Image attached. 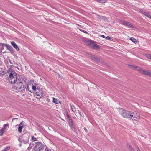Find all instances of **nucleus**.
I'll use <instances>...</instances> for the list:
<instances>
[{
  "label": "nucleus",
  "instance_id": "nucleus-30",
  "mask_svg": "<svg viewBox=\"0 0 151 151\" xmlns=\"http://www.w3.org/2000/svg\"><path fill=\"white\" fill-rule=\"evenodd\" d=\"M18 119L17 118H13L12 119V121H13L14 120V119Z\"/></svg>",
  "mask_w": 151,
  "mask_h": 151
},
{
  "label": "nucleus",
  "instance_id": "nucleus-31",
  "mask_svg": "<svg viewBox=\"0 0 151 151\" xmlns=\"http://www.w3.org/2000/svg\"><path fill=\"white\" fill-rule=\"evenodd\" d=\"M83 32L84 33H86V34H87V33H88V32H87L86 31H85V30H83Z\"/></svg>",
  "mask_w": 151,
  "mask_h": 151
},
{
  "label": "nucleus",
  "instance_id": "nucleus-22",
  "mask_svg": "<svg viewBox=\"0 0 151 151\" xmlns=\"http://www.w3.org/2000/svg\"><path fill=\"white\" fill-rule=\"evenodd\" d=\"M22 128L19 126L18 129V131L19 133H21Z\"/></svg>",
  "mask_w": 151,
  "mask_h": 151
},
{
  "label": "nucleus",
  "instance_id": "nucleus-34",
  "mask_svg": "<svg viewBox=\"0 0 151 151\" xmlns=\"http://www.w3.org/2000/svg\"><path fill=\"white\" fill-rule=\"evenodd\" d=\"M19 141L20 142H22L21 141V139H20V138L19 139Z\"/></svg>",
  "mask_w": 151,
  "mask_h": 151
},
{
  "label": "nucleus",
  "instance_id": "nucleus-24",
  "mask_svg": "<svg viewBox=\"0 0 151 151\" xmlns=\"http://www.w3.org/2000/svg\"><path fill=\"white\" fill-rule=\"evenodd\" d=\"M10 148L9 147H6L2 151H7Z\"/></svg>",
  "mask_w": 151,
  "mask_h": 151
},
{
  "label": "nucleus",
  "instance_id": "nucleus-5",
  "mask_svg": "<svg viewBox=\"0 0 151 151\" xmlns=\"http://www.w3.org/2000/svg\"><path fill=\"white\" fill-rule=\"evenodd\" d=\"M129 116V118H131L133 120L135 121H138L140 117L139 113L136 112L130 111Z\"/></svg>",
  "mask_w": 151,
  "mask_h": 151
},
{
  "label": "nucleus",
  "instance_id": "nucleus-11",
  "mask_svg": "<svg viewBox=\"0 0 151 151\" xmlns=\"http://www.w3.org/2000/svg\"><path fill=\"white\" fill-rule=\"evenodd\" d=\"M6 47L11 52H13V49L11 46L8 44H6Z\"/></svg>",
  "mask_w": 151,
  "mask_h": 151
},
{
  "label": "nucleus",
  "instance_id": "nucleus-32",
  "mask_svg": "<svg viewBox=\"0 0 151 151\" xmlns=\"http://www.w3.org/2000/svg\"><path fill=\"white\" fill-rule=\"evenodd\" d=\"M101 37H102L104 38H105V37L104 35H101Z\"/></svg>",
  "mask_w": 151,
  "mask_h": 151
},
{
  "label": "nucleus",
  "instance_id": "nucleus-19",
  "mask_svg": "<svg viewBox=\"0 0 151 151\" xmlns=\"http://www.w3.org/2000/svg\"><path fill=\"white\" fill-rule=\"evenodd\" d=\"M71 109L73 112H75L76 111V109H75V107L73 106H71Z\"/></svg>",
  "mask_w": 151,
  "mask_h": 151
},
{
  "label": "nucleus",
  "instance_id": "nucleus-23",
  "mask_svg": "<svg viewBox=\"0 0 151 151\" xmlns=\"http://www.w3.org/2000/svg\"><path fill=\"white\" fill-rule=\"evenodd\" d=\"M146 57L148 58L151 60V54L147 55Z\"/></svg>",
  "mask_w": 151,
  "mask_h": 151
},
{
  "label": "nucleus",
  "instance_id": "nucleus-33",
  "mask_svg": "<svg viewBox=\"0 0 151 151\" xmlns=\"http://www.w3.org/2000/svg\"><path fill=\"white\" fill-rule=\"evenodd\" d=\"M45 151H51V150H50H50H45Z\"/></svg>",
  "mask_w": 151,
  "mask_h": 151
},
{
  "label": "nucleus",
  "instance_id": "nucleus-2",
  "mask_svg": "<svg viewBox=\"0 0 151 151\" xmlns=\"http://www.w3.org/2000/svg\"><path fill=\"white\" fill-rule=\"evenodd\" d=\"M17 80L14 84L15 85L14 88L19 92H22L24 91L26 88V86L24 83V81L23 78L19 77Z\"/></svg>",
  "mask_w": 151,
  "mask_h": 151
},
{
  "label": "nucleus",
  "instance_id": "nucleus-35",
  "mask_svg": "<svg viewBox=\"0 0 151 151\" xmlns=\"http://www.w3.org/2000/svg\"><path fill=\"white\" fill-rule=\"evenodd\" d=\"M137 149L138 151H140V150L138 148Z\"/></svg>",
  "mask_w": 151,
  "mask_h": 151
},
{
  "label": "nucleus",
  "instance_id": "nucleus-17",
  "mask_svg": "<svg viewBox=\"0 0 151 151\" xmlns=\"http://www.w3.org/2000/svg\"><path fill=\"white\" fill-rule=\"evenodd\" d=\"M130 39L133 42L135 43H136L137 42V40L136 39H135V38H133V37L130 38Z\"/></svg>",
  "mask_w": 151,
  "mask_h": 151
},
{
  "label": "nucleus",
  "instance_id": "nucleus-13",
  "mask_svg": "<svg viewBox=\"0 0 151 151\" xmlns=\"http://www.w3.org/2000/svg\"><path fill=\"white\" fill-rule=\"evenodd\" d=\"M91 57L94 60L96 61L97 62H98L99 61V59L98 57L95 56L93 55H92Z\"/></svg>",
  "mask_w": 151,
  "mask_h": 151
},
{
  "label": "nucleus",
  "instance_id": "nucleus-12",
  "mask_svg": "<svg viewBox=\"0 0 151 151\" xmlns=\"http://www.w3.org/2000/svg\"><path fill=\"white\" fill-rule=\"evenodd\" d=\"M5 73V70L4 69L2 68H0V75L1 76H2Z\"/></svg>",
  "mask_w": 151,
  "mask_h": 151
},
{
  "label": "nucleus",
  "instance_id": "nucleus-4",
  "mask_svg": "<svg viewBox=\"0 0 151 151\" xmlns=\"http://www.w3.org/2000/svg\"><path fill=\"white\" fill-rule=\"evenodd\" d=\"M129 66L130 68L137 70L142 74H144L151 77V71L150 72L148 70L142 69L139 67L135 66L129 65Z\"/></svg>",
  "mask_w": 151,
  "mask_h": 151
},
{
  "label": "nucleus",
  "instance_id": "nucleus-8",
  "mask_svg": "<svg viewBox=\"0 0 151 151\" xmlns=\"http://www.w3.org/2000/svg\"><path fill=\"white\" fill-rule=\"evenodd\" d=\"M29 137L27 134H24L22 137V142H23L24 144L29 143Z\"/></svg>",
  "mask_w": 151,
  "mask_h": 151
},
{
  "label": "nucleus",
  "instance_id": "nucleus-10",
  "mask_svg": "<svg viewBox=\"0 0 151 151\" xmlns=\"http://www.w3.org/2000/svg\"><path fill=\"white\" fill-rule=\"evenodd\" d=\"M11 43L13 47L16 49L17 51H19V48L18 47L17 45L14 42H12Z\"/></svg>",
  "mask_w": 151,
  "mask_h": 151
},
{
  "label": "nucleus",
  "instance_id": "nucleus-26",
  "mask_svg": "<svg viewBox=\"0 0 151 151\" xmlns=\"http://www.w3.org/2000/svg\"><path fill=\"white\" fill-rule=\"evenodd\" d=\"M3 131L2 130H0V136H2L3 135Z\"/></svg>",
  "mask_w": 151,
  "mask_h": 151
},
{
  "label": "nucleus",
  "instance_id": "nucleus-18",
  "mask_svg": "<svg viewBox=\"0 0 151 151\" xmlns=\"http://www.w3.org/2000/svg\"><path fill=\"white\" fill-rule=\"evenodd\" d=\"M144 14L145 16L149 18H150V17H151V15H149L148 13V12H144Z\"/></svg>",
  "mask_w": 151,
  "mask_h": 151
},
{
  "label": "nucleus",
  "instance_id": "nucleus-6",
  "mask_svg": "<svg viewBox=\"0 0 151 151\" xmlns=\"http://www.w3.org/2000/svg\"><path fill=\"white\" fill-rule=\"evenodd\" d=\"M44 145L40 142H36L34 147V150L35 151H40L43 150Z\"/></svg>",
  "mask_w": 151,
  "mask_h": 151
},
{
  "label": "nucleus",
  "instance_id": "nucleus-27",
  "mask_svg": "<svg viewBox=\"0 0 151 151\" xmlns=\"http://www.w3.org/2000/svg\"><path fill=\"white\" fill-rule=\"evenodd\" d=\"M73 121H71L70 122V125L71 126L73 127Z\"/></svg>",
  "mask_w": 151,
  "mask_h": 151
},
{
  "label": "nucleus",
  "instance_id": "nucleus-29",
  "mask_svg": "<svg viewBox=\"0 0 151 151\" xmlns=\"http://www.w3.org/2000/svg\"><path fill=\"white\" fill-rule=\"evenodd\" d=\"M140 12L141 13H142V14H144V12H143V10H140Z\"/></svg>",
  "mask_w": 151,
  "mask_h": 151
},
{
  "label": "nucleus",
  "instance_id": "nucleus-16",
  "mask_svg": "<svg viewBox=\"0 0 151 151\" xmlns=\"http://www.w3.org/2000/svg\"><path fill=\"white\" fill-rule=\"evenodd\" d=\"M53 102L54 103L58 104H59V103H60L58 100V99L54 98H53Z\"/></svg>",
  "mask_w": 151,
  "mask_h": 151
},
{
  "label": "nucleus",
  "instance_id": "nucleus-21",
  "mask_svg": "<svg viewBox=\"0 0 151 151\" xmlns=\"http://www.w3.org/2000/svg\"><path fill=\"white\" fill-rule=\"evenodd\" d=\"M32 140L34 141H37L36 138L33 135L31 136Z\"/></svg>",
  "mask_w": 151,
  "mask_h": 151
},
{
  "label": "nucleus",
  "instance_id": "nucleus-1",
  "mask_svg": "<svg viewBox=\"0 0 151 151\" xmlns=\"http://www.w3.org/2000/svg\"><path fill=\"white\" fill-rule=\"evenodd\" d=\"M27 88L28 90L32 93L33 91L36 92V95L38 97V98H41L43 96V93L38 85L36 83L33 81H30L28 82Z\"/></svg>",
  "mask_w": 151,
  "mask_h": 151
},
{
  "label": "nucleus",
  "instance_id": "nucleus-14",
  "mask_svg": "<svg viewBox=\"0 0 151 151\" xmlns=\"http://www.w3.org/2000/svg\"><path fill=\"white\" fill-rule=\"evenodd\" d=\"M9 124H5L3 126V128L1 129V130H2L3 131V132L4 133V130L6 129L7 127L8 126Z\"/></svg>",
  "mask_w": 151,
  "mask_h": 151
},
{
  "label": "nucleus",
  "instance_id": "nucleus-9",
  "mask_svg": "<svg viewBox=\"0 0 151 151\" xmlns=\"http://www.w3.org/2000/svg\"><path fill=\"white\" fill-rule=\"evenodd\" d=\"M121 23L122 24L126 25L131 28H133V27L131 24L123 20H121Z\"/></svg>",
  "mask_w": 151,
  "mask_h": 151
},
{
  "label": "nucleus",
  "instance_id": "nucleus-28",
  "mask_svg": "<svg viewBox=\"0 0 151 151\" xmlns=\"http://www.w3.org/2000/svg\"><path fill=\"white\" fill-rule=\"evenodd\" d=\"M83 129L86 132H87V130L86 129L85 127H84Z\"/></svg>",
  "mask_w": 151,
  "mask_h": 151
},
{
  "label": "nucleus",
  "instance_id": "nucleus-15",
  "mask_svg": "<svg viewBox=\"0 0 151 151\" xmlns=\"http://www.w3.org/2000/svg\"><path fill=\"white\" fill-rule=\"evenodd\" d=\"M24 124H25L24 122L23 121H22L21 122V123L19 124V126L20 127H21L23 128L25 126Z\"/></svg>",
  "mask_w": 151,
  "mask_h": 151
},
{
  "label": "nucleus",
  "instance_id": "nucleus-3",
  "mask_svg": "<svg viewBox=\"0 0 151 151\" xmlns=\"http://www.w3.org/2000/svg\"><path fill=\"white\" fill-rule=\"evenodd\" d=\"M7 76L9 82L11 84H14L16 82L19 77H21L20 76L17 75V73L14 70L9 69L8 71Z\"/></svg>",
  "mask_w": 151,
  "mask_h": 151
},
{
  "label": "nucleus",
  "instance_id": "nucleus-20",
  "mask_svg": "<svg viewBox=\"0 0 151 151\" xmlns=\"http://www.w3.org/2000/svg\"><path fill=\"white\" fill-rule=\"evenodd\" d=\"M92 45L94 48H98L99 47L98 45L94 42H93Z\"/></svg>",
  "mask_w": 151,
  "mask_h": 151
},
{
  "label": "nucleus",
  "instance_id": "nucleus-25",
  "mask_svg": "<svg viewBox=\"0 0 151 151\" xmlns=\"http://www.w3.org/2000/svg\"><path fill=\"white\" fill-rule=\"evenodd\" d=\"M111 38L109 36L106 37V39L109 40H111Z\"/></svg>",
  "mask_w": 151,
  "mask_h": 151
},
{
  "label": "nucleus",
  "instance_id": "nucleus-7",
  "mask_svg": "<svg viewBox=\"0 0 151 151\" xmlns=\"http://www.w3.org/2000/svg\"><path fill=\"white\" fill-rule=\"evenodd\" d=\"M130 111L121 108L119 110V112L124 118H129Z\"/></svg>",
  "mask_w": 151,
  "mask_h": 151
}]
</instances>
